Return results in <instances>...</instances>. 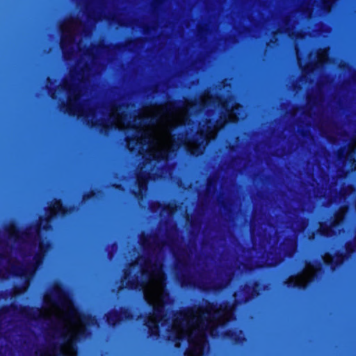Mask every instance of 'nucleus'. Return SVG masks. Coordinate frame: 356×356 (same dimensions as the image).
<instances>
[{
    "label": "nucleus",
    "mask_w": 356,
    "mask_h": 356,
    "mask_svg": "<svg viewBox=\"0 0 356 356\" xmlns=\"http://www.w3.org/2000/svg\"><path fill=\"white\" fill-rule=\"evenodd\" d=\"M326 53L325 52H323L320 56H319V60L320 62H324L326 59Z\"/></svg>",
    "instance_id": "obj_11"
},
{
    "label": "nucleus",
    "mask_w": 356,
    "mask_h": 356,
    "mask_svg": "<svg viewBox=\"0 0 356 356\" xmlns=\"http://www.w3.org/2000/svg\"><path fill=\"white\" fill-rule=\"evenodd\" d=\"M147 277V282L143 286L144 296L147 302L152 305L154 314L147 325L152 334H156L161 321V309L163 305L165 293L164 291V276L161 270V264L156 261H149L144 268Z\"/></svg>",
    "instance_id": "obj_4"
},
{
    "label": "nucleus",
    "mask_w": 356,
    "mask_h": 356,
    "mask_svg": "<svg viewBox=\"0 0 356 356\" xmlns=\"http://www.w3.org/2000/svg\"><path fill=\"white\" fill-rule=\"evenodd\" d=\"M175 346L178 347L179 345V343H176Z\"/></svg>",
    "instance_id": "obj_14"
},
{
    "label": "nucleus",
    "mask_w": 356,
    "mask_h": 356,
    "mask_svg": "<svg viewBox=\"0 0 356 356\" xmlns=\"http://www.w3.org/2000/svg\"><path fill=\"white\" fill-rule=\"evenodd\" d=\"M214 137V132L211 131L209 132L201 131V138L200 143L189 142L186 144L187 149L191 152L192 154L198 155L202 153L204 149V142L208 139H211Z\"/></svg>",
    "instance_id": "obj_5"
},
{
    "label": "nucleus",
    "mask_w": 356,
    "mask_h": 356,
    "mask_svg": "<svg viewBox=\"0 0 356 356\" xmlns=\"http://www.w3.org/2000/svg\"><path fill=\"white\" fill-rule=\"evenodd\" d=\"M223 106L227 110V111H229V105L228 104L224 105Z\"/></svg>",
    "instance_id": "obj_13"
},
{
    "label": "nucleus",
    "mask_w": 356,
    "mask_h": 356,
    "mask_svg": "<svg viewBox=\"0 0 356 356\" xmlns=\"http://www.w3.org/2000/svg\"><path fill=\"white\" fill-rule=\"evenodd\" d=\"M196 106L197 104L193 102H187L182 106L171 103L154 106L143 111L131 124H127L125 118L115 110L112 111L110 121L102 122L100 125L119 129L128 127L127 146L131 151H137L147 160L165 159L173 149L172 128L184 123L188 113Z\"/></svg>",
    "instance_id": "obj_1"
},
{
    "label": "nucleus",
    "mask_w": 356,
    "mask_h": 356,
    "mask_svg": "<svg viewBox=\"0 0 356 356\" xmlns=\"http://www.w3.org/2000/svg\"><path fill=\"white\" fill-rule=\"evenodd\" d=\"M62 29L64 32H66L67 33H70L74 29V25L71 22H69L63 25Z\"/></svg>",
    "instance_id": "obj_9"
},
{
    "label": "nucleus",
    "mask_w": 356,
    "mask_h": 356,
    "mask_svg": "<svg viewBox=\"0 0 356 356\" xmlns=\"http://www.w3.org/2000/svg\"><path fill=\"white\" fill-rule=\"evenodd\" d=\"M45 307L40 311V317L49 319L56 324L63 336L64 344L59 350H47L41 356H56L58 352L64 356H75L74 341L84 331L86 318L74 307L62 290L57 287L52 293L44 297Z\"/></svg>",
    "instance_id": "obj_3"
},
{
    "label": "nucleus",
    "mask_w": 356,
    "mask_h": 356,
    "mask_svg": "<svg viewBox=\"0 0 356 356\" xmlns=\"http://www.w3.org/2000/svg\"><path fill=\"white\" fill-rule=\"evenodd\" d=\"M238 106L235 107V108L232 106V110L230 111V113H229V122H234L236 120V111L238 110Z\"/></svg>",
    "instance_id": "obj_8"
},
{
    "label": "nucleus",
    "mask_w": 356,
    "mask_h": 356,
    "mask_svg": "<svg viewBox=\"0 0 356 356\" xmlns=\"http://www.w3.org/2000/svg\"><path fill=\"white\" fill-rule=\"evenodd\" d=\"M314 271L315 269L313 267L309 266L303 274L291 277L289 281L294 286L303 287L309 280Z\"/></svg>",
    "instance_id": "obj_6"
},
{
    "label": "nucleus",
    "mask_w": 356,
    "mask_h": 356,
    "mask_svg": "<svg viewBox=\"0 0 356 356\" xmlns=\"http://www.w3.org/2000/svg\"><path fill=\"white\" fill-rule=\"evenodd\" d=\"M232 310L227 307L216 309L209 305L205 310L188 309L177 314L173 321L170 338L186 337L188 341L187 356H200L207 346L204 331L212 330L227 321Z\"/></svg>",
    "instance_id": "obj_2"
},
{
    "label": "nucleus",
    "mask_w": 356,
    "mask_h": 356,
    "mask_svg": "<svg viewBox=\"0 0 356 356\" xmlns=\"http://www.w3.org/2000/svg\"><path fill=\"white\" fill-rule=\"evenodd\" d=\"M74 113H76L78 115L86 117L88 122H90L92 124H94L93 117L95 115V113L93 111L89 110L88 113V111L82 109L81 111L78 110L76 111H74Z\"/></svg>",
    "instance_id": "obj_7"
},
{
    "label": "nucleus",
    "mask_w": 356,
    "mask_h": 356,
    "mask_svg": "<svg viewBox=\"0 0 356 356\" xmlns=\"http://www.w3.org/2000/svg\"><path fill=\"white\" fill-rule=\"evenodd\" d=\"M209 95H206L204 96L202 99L201 101L198 103V107H201L204 105H206L207 104V99H209Z\"/></svg>",
    "instance_id": "obj_10"
},
{
    "label": "nucleus",
    "mask_w": 356,
    "mask_h": 356,
    "mask_svg": "<svg viewBox=\"0 0 356 356\" xmlns=\"http://www.w3.org/2000/svg\"><path fill=\"white\" fill-rule=\"evenodd\" d=\"M322 232H323V234H325V235H329V234H330L329 232L325 231V230L324 229V228H322Z\"/></svg>",
    "instance_id": "obj_12"
}]
</instances>
